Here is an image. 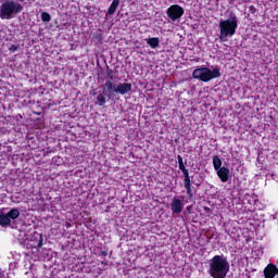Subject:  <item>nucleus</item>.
I'll return each mask as SVG.
<instances>
[{
	"instance_id": "nucleus-1",
	"label": "nucleus",
	"mask_w": 278,
	"mask_h": 278,
	"mask_svg": "<svg viewBox=\"0 0 278 278\" xmlns=\"http://www.w3.org/2000/svg\"><path fill=\"white\" fill-rule=\"evenodd\" d=\"M210 277L212 278H226L229 273V261L225 255H215L208 261Z\"/></svg>"
},
{
	"instance_id": "nucleus-2",
	"label": "nucleus",
	"mask_w": 278,
	"mask_h": 278,
	"mask_svg": "<svg viewBox=\"0 0 278 278\" xmlns=\"http://www.w3.org/2000/svg\"><path fill=\"white\" fill-rule=\"evenodd\" d=\"M238 29V16L236 13H230L229 18L219 22V40L227 42L228 38L236 36Z\"/></svg>"
},
{
	"instance_id": "nucleus-3",
	"label": "nucleus",
	"mask_w": 278,
	"mask_h": 278,
	"mask_svg": "<svg viewBox=\"0 0 278 278\" xmlns=\"http://www.w3.org/2000/svg\"><path fill=\"white\" fill-rule=\"evenodd\" d=\"M23 12V4L20 0H4L0 5V18L10 21Z\"/></svg>"
},
{
	"instance_id": "nucleus-4",
	"label": "nucleus",
	"mask_w": 278,
	"mask_h": 278,
	"mask_svg": "<svg viewBox=\"0 0 278 278\" xmlns=\"http://www.w3.org/2000/svg\"><path fill=\"white\" fill-rule=\"evenodd\" d=\"M220 67L215 66L213 70L210 67H205V65L199 66L192 73L193 79H198L199 81H203L207 84V81H212V79H218L220 77Z\"/></svg>"
},
{
	"instance_id": "nucleus-5",
	"label": "nucleus",
	"mask_w": 278,
	"mask_h": 278,
	"mask_svg": "<svg viewBox=\"0 0 278 278\" xmlns=\"http://www.w3.org/2000/svg\"><path fill=\"white\" fill-rule=\"evenodd\" d=\"M167 18L169 20V23H175L176 21H179L181 16H184V8L179 4L170 5L166 10Z\"/></svg>"
},
{
	"instance_id": "nucleus-6",
	"label": "nucleus",
	"mask_w": 278,
	"mask_h": 278,
	"mask_svg": "<svg viewBox=\"0 0 278 278\" xmlns=\"http://www.w3.org/2000/svg\"><path fill=\"white\" fill-rule=\"evenodd\" d=\"M20 216H21V211H18V208H12L7 214L0 215V225L2 227H5L7 225H10L12 220H16V218H18Z\"/></svg>"
},
{
	"instance_id": "nucleus-7",
	"label": "nucleus",
	"mask_w": 278,
	"mask_h": 278,
	"mask_svg": "<svg viewBox=\"0 0 278 278\" xmlns=\"http://www.w3.org/2000/svg\"><path fill=\"white\" fill-rule=\"evenodd\" d=\"M103 94L108 97V99H112L113 94H116V84L112 80H105L103 85H101Z\"/></svg>"
},
{
	"instance_id": "nucleus-8",
	"label": "nucleus",
	"mask_w": 278,
	"mask_h": 278,
	"mask_svg": "<svg viewBox=\"0 0 278 278\" xmlns=\"http://www.w3.org/2000/svg\"><path fill=\"white\" fill-rule=\"evenodd\" d=\"M173 214H181L184 212V202L181 199L174 197L170 203Z\"/></svg>"
},
{
	"instance_id": "nucleus-9",
	"label": "nucleus",
	"mask_w": 278,
	"mask_h": 278,
	"mask_svg": "<svg viewBox=\"0 0 278 278\" xmlns=\"http://www.w3.org/2000/svg\"><path fill=\"white\" fill-rule=\"evenodd\" d=\"M131 90V83H118L116 85V94H129V91Z\"/></svg>"
},
{
	"instance_id": "nucleus-10",
	"label": "nucleus",
	"mask_w": 278,
	"mask_h": 278,
	"mask_svg": "<svg viewBox=\"0 0 278 278\" xmlns=\"http://www.w3.org/2000/svg\"><path fill=\"white\" fill-rule=\"evenodd\" d=\"M216 173H217V177H219L223 184H227V181H229V175H230L229 168L222 167L217 169Z\"/></svg>"
},
{
	"instance_id": "nucleus-11",
	"label": "nucleus",
	"mask_w": 278,
	"mask_h": 278,
	"mask_svg": "<svg viewBox=\"0 0 278 278\" xmlns=\"http://www.w3.org/2000/svg\"><path fill=\"white\" fill-rule=\"evenodd\" d=\"M278 269L275 265L269 264L265 269H264V275L265 278H274L275 275H277Z\"/></svg>"
},
{
	"instance_id": "nucleus-12",
	"label": "nucleus",
	"mask_w": 278,
	"mask_h": 278,
	"mask_svg": "<svg viewBox=\"0 0 278 278\" xmlns=\"http://www.w3.org/2000/svg\"><path fill=\"white\" fill-rule=\"evenodd\" d=\"M147 45L151 47V49H157L160 47V38L152 37L147 39Z\"/></svg>"
},
{
	"instance_id": "nucleus-13",
	"label": "nucleus",
	"mask_w": 278,
	"mask_h": 278,
	"mask_svg": "<svg viewBox=\"0 0 278 278\" xmlns=\"http://www.w3.org/2000/svg\"><path fill=\"white\" fill-rule=\"evenodd\" d=\"M119 4H121V0H113L109 10H108V14L110 16H112V14H115L116 9L118 8Z\"/></svg>"
},
{
	"instance_id": "nucleus-14",
	"label": "nucleus",
	"mask_w": 278,
	"mask_h": 278,
	"mask_svg": "<svg viewBox=\"0 0 278 278\" xmlns=\"http://www.w3.org/2000/svg\"><path fill=\"white\" fill-rule=\"evenodd\" d=\"M94 103L96 105H100L101 108H103V105L108 103V100L105 99V94L103 92L98 94Z\"/></svg>"
},
{
	"instance_id": "nucleus-15",
	"label": "nucleus",
	"mask_w": 278,
	"mask_h": 278,
	"mask_svg": "<svg viewBox=\"0 0 278 278\" xmlns=\"http://www.w3.org/2000/svg\"><path fill=\"white\" fill-rule=\"evenodd\" d=\"M213 166L215 170H219L220 168H223L220 167L223 166V161L220 160L219 156L217 155L213 156Z\"/></svg>"
},
{
	"instance_id": "nucleus-16",
	"label": "nucleus",
	"mask_w": 278,
	"mask_h": 278,
	"mask_svg": "<svg viewBox=\"0 0 278 278\" xmlns=\"http://www.w3.org/2000/svg\"><path fill=\"white\" fill-rule=\"evenodd\" d=\"M41 21L43 23H50L51 22V14H49L48 12H42L41 13Z\"/></svg>"
},
{
	"instance_id": "nucleus-17",
	"label": "nucleus",
	"mask_w": 278,
	"mask_h": 278,
	"mask_svg": "<svg viewBox=\"0 0 278 278\" xmlns=\"http://www.w3.org/2000/svg\"><path fill=\"white\" fill-rule=\"evenodd\" d=\"M177 160H178L179 170H184V168H186V165H184V157H181V155H178Z\"/></svg>"
},
{
	"instance_id": "nucleus-18",
	"label": "nucleus",
	"mask_w": 278,
	"mask_h": 278,
	"mask_svg": "<svg viewBox=\"0 0 278 278\" xmlns=\"http://www.w3.org/2000/svg\"><path fill=\"white\" fill-rule=\"evenodd\" d=\"M39 240L37 242V249H42V235H37Z\"/></svg>"
},
{
	"instance_id": "nucleus-19",
	"label": "nucleus",
	"mask_w": 278,
	"mask_h": 278,
	"mask_svg": "<svg viewBox=\"0 0 278 278\" xmlns=\"http://www.w3.org/2000/svg\"><path fill=\"white\" fill-rule=\"evenodd\" d=\"M184 177L187 178V177H190V174L188 173V169L185 167L184 169H180Z\"/></svg>"
},
{
	"instance_id": "nucleus-20",
	"label": "nucleus",
	"mask_w": 278,
	"mask_h": 278,
	"mask_svg": "<svg viewBox=\"0 0 278 278\" xmlns=\"http://www.w3.org/2000/svg\"><path fill=\"white\" fill-rule=\"evenodd\" d=\"M186 190H187L188 197L192 198V187H187Z\"/></svg>"
},
{
	"instance_id": "nucleus-21",
	"label": "nucleus",
	"mask_w": 278,
	"mask_h": 278,
	"mask_svg": "<svg viewBox=\"0 0 278 278\" xmlns=\"http://www.w3.org/2000/svg\"><path fill=\"white\" fill-rule=\"evenodd\" d=\"M184 186H185V188H191L192 187L191 182H184Z\"/></svg>"
},
{
	"instance_id": "nucleus-22",
	"label": "nucleus",
	"mask_w": 278,
	"mask_h": 278,
	"mask_svg": "<svg viewBox=\"0 0 278 278\" xmlns=\"http://www.w3.org/2000/svg\"><path fill=\"white\" fill-rule=\"evenodd\" d=\"M184 184H190V176L184 179Z\"/></svg>"
},
{
	"instance_id": "nucleus-23",
	"label": "nucleus",
	"mask_w": 278,
	"mask_h": 278,
	"mask_svg": "<svg viewBox=\"0 0 278 278\" xmlns=\"http://www.w3.org/2000/svg\"><path fill=\"white\" fill-rule=\"evenodd\" d=\"M3 275H5V271L0 270V278H3Z\"/></svg>"
},
{
	"instance_id": "nucleus-24",
	"label": "nucleus",
	"mask_w": 278,
	"mask_h": 278,
	"mask_svg": "<svg viewBox=\"0 0 278 278\" xmlns=\"http://www.w3.org/2000/svg\"><path fill=\"white\" fill-rule=\"evenodd\" d=\"M250 10H255V7L251 5V7H250Z\"/></svg>"
},
{
	"instance_id": "nucleus-25",
	"label": "nucleus",
	"mask_w": 278,
	"mask_h": 278,
	"mask_svg": "<svg viewBox=\"0 0 278 278\" xmlns=\"http://www.w3.org/2000/svg\"><path fill=\"white\" fill-rule=\"evenodd\" d=\"M102 255H108V252H102Z\"/></svg>"
},
{
	"instance_id": "nucleus-26",
	"label": "nucleus",
	"mask_w": 278,
	"mask_h": 278,
	"mask_svg": "<svg viewBox=\"0 0 278 278\" xmlns=\"http://www.w3.org/2000/svg\"><path fill=\"white\" fill-rule=\"evenodd\" d=\"M110 79H112V75L109 74Z\"/></svg>"
}]
</instances>
